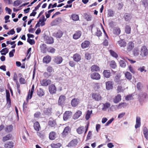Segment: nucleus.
Returning <instances> with one entry per match:
<instances>
[{
    "label": "nucleus",
    "instance_id": "59",
    "mask_svg": "<svg viewBox=\"0 0 148 148\" xmlns=\"http://www.w3.org/2000/svg\"><path fill=\"white\" fill-rule=\"evenodd\" d=\"M69 65L72 67H75V66L76 65L75 63L72 60L70 61L69 62Z\"/></svg>",
    "mask_w": 148,
    "mask_h": 148
},
{
    "label": "nucleus",
    "instance_id": "58",
    "mask_svg": "<svg viewBox=\"0 0 148 148\" xmlns=\"http://www.w3.org/2000/svg\"><path fill=\"white\" fill-rule=\"evenodd\" d=\"M102 33L100 29H97V31L95 33V35L98 37H100L101 36Z\"/></svg>",
    "mask_w": 148,
    "mask_h": 148
},
{
    "label": "nucleus",
    "instance_id": "30",
    "mask_svg": "<svg viewBox=\"0 0 148 148\" xmlns=\"http://www.w3.org/2000/svg\"><path fill=\"white\" fill-rule=\"evenodd\" d=\"M54 36L57 38H60L63 34V32L60 30L58 31L56 33L53 34Z\"/></svg>",
    "mask_w": 148,
    "mask_h": 148
},
{
    "label": "nucleus",
    "instance_id": "6",
    "mask_svg": "<svg viewBox=\"0 0 148 148\" xmlns=\"http://www.w3.org/2000/svg\"><path fill=\"white\" fill-rule=\"evenodd\" d=\"M63 60V58L61 57L58 56H54L53 60L54 63L57 64H59L62 62Z\"/></svg>",
    "mask_w": 148,
    "mask_h": 148
},
{
    "label": "nucleus",
    "instance_id": "60",
    "mask_svg": "<svg viewBox=\"0 0 148 148\" xmlns=\"http://www.w3.org/2000/svg\"><path fill=\"white\" fill-rule=\"evenodd\" d=\"M125 99L126 100L129 101L133 99L132 95H127L125 97Z\"/></svg>",
    "mask_w": 148,
    "mask_h": 148
},
{
    "label": "nucleus",
    "instance_id": "23",
    "mask_svg": "<svg viewBox=\"0 0 148 148\" xmlns=\"http://www.w3.org/2000/svg\"><path fill=\"white\" fill-rule=\"evenodd\" d=\"M46 43L48 44H52L54 42V39L51 36H47L45 38Z\"/></svg>",
    "mask_w": 148,
    "mask_h": 148
},
{
    "label": "nucleus",
    "instance_id": "20",
    "mask_svg": "<svg viewBox=\"0 0 148 148\" xmlns=\"http://www.w3.org/2000/svg\"><path fill=\"white\" fill-rule=\"evenodd\" d=\"M52 108L51 106L45 109L44 111L45 115L48 116L50 115L52 113Z\"/></svg>",
    "mask_w": 148,
    "mask_h": 148
},
{
    "label": "nucleus",
    "instance_id": "51",
    "mask_svg": "<svg viewBox=\"0 0 148 148\" xmlns=\"http://www.w3.org/2000/svg\"><path fill=\"white\" fill-rule=\"evenodd\" d=\"M127 106V104L126 103H119L117 106L118 108H125Z\"/></svg>",
    "mask_w": 148,
    "mask_h": 148
},
{
    "label": "nucleus",
    "instance_id": "28",
    "mask_svg": "<svg viewBox=\"0 0 148 148\" xmlns=\"http://www.w3.org/2000/svg\"><path fill=\"white\" fill-rule=\"evenodd\" d=\"M121 97L120 94H118L113 99V102L114 103H117L120 101L121 100Z\"/></svg>",
    "mask_w": 148,
    "mask_h": 148
},
{
    "label": "nucleus",
    "instance_id": "16",
    "mask_svg": "<svg viewBox=\"0 0 148 148\" xmlns=\"http://www.w3.org/2000/svg\"><path fill=\"white\" fill-rule=\"evenodd\" d=\"M51 60V57L49 55H47L44 56L42 60L43 62L44 63L48 64L50 63Z\"/></svg>",
    "mask_w": 148,
    "mask_h": 148
},
{
    "label": "nucleus",
    "instance_id": "46",
    "mask_svg": "<svg viewBox=\"0 0 148 148\" xmlns=\"http://www.w3.org/2000/svg\"><path fill=\"white\" fill-rule=\"evenodd\" d=\"M109 51L111 54V55L113 57H114L115 58H117L118 57V56L117 54L114 51L112 50H110Z\"/></svg>",
    "mask_w": 148,
    "mask_h": 148
},
{
    "label": "nucleus",
    "instance_id": "32",
    "mask_svg": "<svg viewBox=\"0 0 148 148\" xmlns=\"http://www.w3.org/2000/svg\"><path fill=\"white\" fill-rule=\"evenodd\" d=\"M71 129L69 126H67L65 128L62 133L63 135H66L68 134V132L70 131Z\"/></svg>",
    "mask_w": 148,
    "mask_h": 148
},
{
    "label": "nucleus",
    "instance_id": "7",
    "mask_svg": "<svg viewBox=\"0 0 148 148\" xmlns=\"http://www.w3.org/2000/svg\"><path fill=\"white\" fill-rule=\"evenodd\" d=\"M92 99L98 101L101 99V97L99 93H93L92 95Z\"/></svg>",
    "mask_w": 148,
    "mask_h": 148
},
{
    "label": "nucleus",
    "instance_id": "11",
    "mask_svg": "<svg viewBox=\"0 0 148 148\" xmlns=\"http://www.w3.org/2000/svg\"><path fill=\"white\" fill-rule=\"evenodd\" d=\"M48 125L51 127H55L57 125L56 120L50 118L48 122Z\"/></svg>",
    "mask_w": 148,
    "mask_h": 148
},
{
    "label": "nucleus",
    "instance_id": "47",
    "mask_svg": "<svg viewBox=\"0 0 148 148\" xmlns=\"http://www.w3.org/2000/svg\"><path fill=\"white\" fill-rule=\"evenodd\" d=\"M110 66L111 68L113 69H115L117 66L116 63L114 60H112L110 62Z\"/></svg>",
    "mask_w": 148,
    "mask_h": 148
},
{
    "label": "nucleus",
    "instance_id": "54",
    "mask_svg": "<svg viewBox=\"0 0 148 148\" xmlns=\"http://www.w3.org/2000/svg\"><path fill=\"white\" fill-rule=\"evenodd\" d=\"M85 58L87 60H90L91 58V54L88 52H87L85 54Z\"/></svg>",
    "mask_w": 148,
    "mask_h": 148
},
{
    "label": "nucleus",
    "instance_id": "17",
    "mask_svg": "<svg viewBox=\"0 0 148 148\" xmlns=\"http://www.w3.org/2000/svg\"><path fill=\"white\" fill-rule=\"evenodd\" d=\"M79 99L77 98H74L71 101V104L72 107H75L79 103Z\"/></svg>",
    "mask_w": 148,
    "mask_h": 148
},
{
    "label": "nucleus",
    "instance_id": "63",
    "mask_svg": "<svg viewBox=\"0 0 148 148\" xmlns=\"http://www.w3.org/2000/svg\"><path fill=\"white\" fill-rule=\"evenodd\" d=\"M57 3H55L53 5H52L51 3H50L48 7V9H49L51 8H53L56 7L57 6Z\"/></svg>",
    "mask_w": 148,
    "mask_h": 148
},
{
    "label": "nucleus",
    "instance_id": "24",
    "mask_svg": "<svg viewBox=\"0 0 148 148\" xmlns=\"http://www.w3.org/2000/svg\"><path fill=\"white\" fill-rule=\"evenodd\" d=\"M56 133L54 132H51L49 135V139L51 140H54L56 138Z\"/></svg>",
    "mask_w": 148,
    "mask_h": 148
},
{
    "label": "nucleus",
    "instance_id": "56",
    "mask_svg": "<svg viewBox=\"0 0 148 148\" xmlns=\"http://www.w3.org/2000/svg\"><path fill=\"white\" fill-rule=\"evenodd\" d=\"M119 63L120 66L121 67L124 68L125 67L126 64L124 61L122 60H121L120 61Z\"/></svg>",
    "mask_w": 148,
    "mask_h": 148
},
{
    "label": "nucleus",
    "instance_id": "40",
    "mask_svg": "<svg viewBox=\"0 0 148 148\" xmlns=\"http://www.w3.org/2000/svg\"><path fill=\"white\" fill-rule=\"evenodd\" d=\"M113 32L114 34L116 35H118L120 33L121 30L119 27H116L114 29Z\"/></svg>",
    "mask_w": 148,
    "mask_h": 148
},
{
    "label": "nucleus",
    "instance_id": "10",
    "mask_svg": "<svg viewBox=\"0 0 148 148\" xmlns=\"http://www.w3.org/2000/svg\"><path fill=\"white\" fill-rule=\"evenodd\" d=\"M72 112L71 111H66L64 114L63 116V119L64 121H66L72 115Z\"/></svg>",
    "mask_w": 148,
    "mask_h": 148
},
{
    "label": "nucleus",
    "instance_id": "2",
    "mask_svg": "<svg viewBox=\"0 0 148 148\" xmlns=\"http://www.w3.org/2000/svg\"><path fill=\"white\" fill-rule=\"evenodd\" d=\"M51 81L49 79H44L40 81V83L41 85L42 86H47L51 83Z\"/></svg>",
    "mask_w": 148,
    "mask_h": 148
},
{
    "label": "nucleus",
    "instance_id": "55",
    "mask_svg": "<svg viewBox=\"0 0 148 148\" xmlns=\"http://www.w3.org/2000/svg\"><path fill=\"white\" fill-rule=\"evenodd\" d=\"M47 71L49 73H51L54 72V69L53 67L51 66H48L47 69Z\"/></svg>",
    "mask_w": 148,
    "mask_h": 148
},
{
    "label": "nucleus",
    "instance_id": "52",
    "mask_svg": "<svg viewBox=\"0 0 148 148\" xmlns=\"http://www.w3.org/2000/svg\"><path fill=\"white\" fill-rule=\"evenodd\" d=\"M72 19L74 21H77L79 19V17L78 15L73 14L71 16Z\"/></svg>",
    "mask_w": 148,
    "mask_h": 148
},
{
    "label": "nucleus",
    "instance_id": "3",
    "mask_svg": "<svg viewBox=\"0 0 148 148\" xmlns=\"http://www.w3.org/2000/svg\"><path fill=\"white\" fill-rule=\"evenodd\" d=\"M48 90L49 93L52 95L55 94L57 91V88L54 84H51L49 86Z\"/></svg>",
    "mask_w": 148,
    "mask_h": 148
},
{
    "label": "nucleus",
    "instance_id": "5",
    "mask_svg": "<svg viewBox=\"0 0 148 148\" xmlns=\"http://www.w3.org/2000/svg\"><path fill=\"white\" fill-rule=\"evenodd\" d=\"M134 47V44L132 41H130L127 44L126 52L127 53L131 51Z\"/></svg>",
    "mask_w": 148,
    "mask_h": 148
},
{
    "label": "nucleus",
    "instance_id": "13",
    "mask_svg": "<svg viewBox=\"0 0 148 148\" xmlns=\"http://www.w3.org/2000/svg\"><path fill=\"white\" fill-rule=\"evenodd\" d=\"M90 42L89 41L86 40L83 42L81 45V47L83 49H85L89 47Z\"/></svg>",
    "mask_w": 148,
    "mask_h": 148
},
{
    "label": "nucleus",
    "instance_id": "36",
    "mask_svg": "<svg viewBox=\"0 0 148 148\" xmlns=\"http://www.w3.org/2000/svg\"><path fill=\"white\" fill-rule=\"evenodd\" d=\"M12 137V135L11 134H7L3 138L2 140L3 142H5L11 138Z\"/></svg>",
    "mask_w": 148,
    "mask_h": 148
},
{
    "label": "nucleus",
    "instance_id": "22",
    "mask_svg": "<svg viewBox=\"0 0 148 148\" xmlns=\"http://www.w3.org/2000/svg\"><path fill=\"white\" fill-rule=\"evenodd\" d=\"M141 119L140 117L137 116L136 120V123L135 126L136 129L140 127L141 125Z\"/></svg>",
    "mask_w": 148,
    "mask_h": 148
},
{
    "label": "nucleus",
    "instance_id": "18",
    "mask_svg": "<svg viewBox=\"0 0 148 148\" xmlns=\"http://www.w3.org/2000/svg\"><path fill=\"white\" fill-rule=\"evenodd\" d=\"M121 76L119 75H116L114 77V81L118 84H121L124 80L123 79H120Z\"/></svg>",
    "mask_w": 148,
    "mask_h": 148
},
{
    "label": "nucleus",
    "instance_id": "44",
    "mask_svg": "<svg viewBox=\"0 0 148 148\" xmlns=\"http://www.w3.org/2000/svg\"><path fill=\"white\" fill-rule=\"evenodd\" d=\"M85 19L87 21H90L91 20L92 16L91 15H88L86 13L84 14Z\"/></svg>",
    "mask_w": 148,
    "mask_h": 148
},
{
    "label": "nucleus",
    "instance_id": "31",
    "mask_svg": "<svg viewBox=\"0 0 148 148\" xmlns=\"http://www.w3.org/2000/svg\"><path fill=\"white\" fill-rule=\"evenodd\" d=\"M77 143V140L75 139L71 140L68 145L69 147H73L76 145Z\"/></svg>",
    "mask_w": 148,
    "mask_h": 148
},
{
    "label": "nucleus",
    "instance_id": "53",
    "mask_svg": "<svg viewBox=\"0 0 148 148\" xmlns=\"http://www.w3.org/2000/svg\"><path fill=\"white\" fill-rule=\"evenodd\" d=\"M47 50L48 52L52 53H54L56 51V49L52 47H49Z\"/></svg>",
    "mask_w": 148,
    "mask_h": 148
},
{
    "label": "nucleus",
    "instance_id": "45",
    "mask_svg": "<svg viewBox=\"0 0 148 148\" xmlns=\"http://www.w3.org/2000/svg\"><path fill=\"white\" fill-rule=\"evenodd\" d=\"M147 96V94L145 93H141L139 95V98L140 100L146 98Z\"/></svg>",
    "mask_w": 148,
    "mask_h": 148
},
{
    "label": "nucleus",
    "instance_id": "37",
    "mask_svg": "<svg viewBox=\"0 0 148 148\" xmlns=\"http://www.w3.org/2000/svg\"><path fill=\"white\" fill-rule=\"evenodd\" d=\"M124 18L126 21H129L131 19V17L130 14L126 13L124 15Z\"/></svg>",
    "mask_w": 148,
    "mask_h": 148
},
{
    "label": "nucleus",
    "instance_id": "33",
    "mask_svg": "<svg viewBox=\"0 0 148 148\" xmlns=\"http://www.w3.org/2000/svg\"><path fill=\"white\" fill-rule=\"evenodd\" d=\"M13 146V143L12 141L8 142L5 145V147L6 148H11Z\"/></svg>",
    "mask_w": 148,
    "mask_h": 148
},
{
    "label": "nucleus",
    "instance_id": "15",
    "mask_svg": "<svg viewBox=\"0 0 148 148\" xmlns=\"http://www.w3.org/2000/svg\"><path fill=\"white\" fill-rule=\"evenodd\" d=\"M62 21V20L61 18L60 17H58L56 18L51 22V25L52 26L57 25L58 24L61 23Z\"/></svg>",
    "mask_w": 148,
    "mask_h": 148
},
{
    "label": "nucleus",
    "instance_id": "61",
    "mask_svg": "<svg viewBox=\"0 0 148 148\" xmlns=\"http://www.w3.org/2000/svg\"><path fill=\"white\" fill-rule=\"evenodd\" d=\"M133 53L134 56H138L139 54L138 50L136 49H134L133 51Z\"/></svg>",
    "mask_w": 148,
    "mask_h": 148
},
{
    "label": "nucleus",
    "instance_id": "35",
    "mask_svg": "<svg viewBox=\"0 0 148 148\" xmlns=\"http://www.w3.org/2000/svg\"><path fill=\"white\" fill-rule=\"evenodd\" d=\"M82 114V112L80 110H77L74 114V117L75 119H77L79 118Z\"/></svg>",
    "mask_w": 148,
    "mask_h": 148
},
{
    "label": "nucleus",
    "instance_id": "34",
    "mask_svg": "<svg viewBox=\"0 0 148 148\" xmlns=\"http://www.w3.org/2000/svg\"><path fill=\"white\" fill-rule=\"evenodd\" d=\"M13 128V126L11 125L7 126L5 128V131L8 133L12 131Z\"/></svg>",
    "mask_w": 148,
    "mask_h": 148
},
{
    "label": "nucleus",
    "instance_id": "57",
    "mask_svg": "<svg viewBox=\"0 0 148 148\" xmlns=\"http://www.w3.org/2000/svg\"><path fill=\"white\" fill-rule=\"evenodd\" d=\"M114 11L111 10H108V16L109 17H112L114 16Z\"/></svg>",
    "mask_w": 148,
    "mask_h": 148
},
{
    "label": "nucleus",
    "instance_id": "19",
    "mask_svg": "<svg viewBox=\"0 0 148 148\" xmlns=\"http://www.w3.org/2000/svg\"><path fill=\"white\" fill-rule=\"evenodd\" d=\"M73 60L77 62L80 61L81 59V56L77 53H75L73 55Z\"/></svg>",
    "mask_w": 148,
    "mask_h": 148
},
{
    "label": "nucleus",
    "instance_id": "38",
    "mask_svg": "<svg viewBox=\"0 0 148 148\" xmlns=\"http://www.w3.org/2000/svg\"><path fill=\"white\" fill-rule=\"evenodd\" d=\"M9 51L8 49L7 48H5L3 49L0 51L1 54L2 55H5L8 53Z\"/></svg>",
    "mask_w": 148,
    "mask_h": 148
},
{
    "label": "nucleus",
    "instance_id": "43",
    "mask_svg": "<svg viewBox=\"0 0 148 148\" xmlns=\"http://www.w3.org/2000/svg\"><path fill=\"white\" fill-rule=\"evenodd\" d=\"M92 113V110L90 111L88 110L86 114V115L85 118L86 120H88L90 118L91 114Z\"/></svg>",
    "mask_w": 148,
    "mask_h": 148
},
{
    "label": "nucleus",
    "instance_id": "25",
    "mask_svg": "<svg viewBox=\"0 0 148 148\" xmlns=\"http://www.w3.org/2000/svg\"><path fill=\"white\" fill-rule=\"evenodd\" d=\"M91 71L92 72H98L99 71H100V68L97 65H93L90 68Z\"/></svg>",
    "mask_w": 148,
    "mask_h": 148
},
{
    "label": "nucleus",
    "instance_id": "26",
    "mask_svg": "<svg viewBox=\"0 0 148 148\" xmlns=\"http://www.w3.org/2000/svg\"><path fill=\"white\" fill-rule=\"evenodd\" d=\"M84 127L83 126H80L76 129L77 132L79 134H81L83 133L84 132Z\"/></svg>",
    "mask_w": 148,
    "mask_h": 148
},
{
    "label": "nucleus",
    "instance_id": "64",
    "mask_svg": "<svg viewBox=\"0 0 148 148\" xmlns=\"http://www.w3.org/2000/svg\"><path fill=\"white\" fill-rule=\"evenodd\" d=\"M13 80L16 82H18V77L16 73H14V74L13 77Z\"/></svg>",
    "mask_w": 148,
    "mask_h": 148
},
{
    "label": "nucleus",
    "instance_id": "21",
    "mask_svg": "<svg viewBox=\"0 0 148 148\" xmlns=\"http://www.w3.org/2000/svg\"><path fill=\"white\" fill-rule=\"evenodd\" d=\"M103 74V76L107 78H110L111 76V73L109 70H104Z\"/></svg>",
    "mask_w": 148,
    "mask_h": 148
},
{
    "label": "nucleus",
    "instance_id": "48",
    "mask_svg": "<svg viewBox=\"0 0 148 148\" xmlns=\"http://www.w3.org/2000/svg\"><path fill=\"white\" fill-rule=\"evenodd\" d=\"M37 95L40 97H41L44 95V92L42 89L40 88L37 91Z\"/></svg>",
    "mask_w": 148,
    "mask_h": 148
},
{
    "label": "nucleus",
    "instance_id": "62",
    "mask_svg": "<svg viewBox=\"0 0 148 148\" xmlns=\"http://www.w3.org/2000/svg\"><path fill=\"white\" fill-rule=\"evenodd\" d=\"M27 42L32 45H33L35 43V40L34 39H31L30 38H28L27 40Z\"/></svg>",
    "mask_w": 148,
    "mask_h": 148
},
{
    "label": "nucleus",
    "instance_id": "14",
    "mask_svg": "<svg viewBox=\"0 0 148 148\" xmlns=\"http://www.w3.org/2000/svg\"><path fill=\"white\" fill-rule=\"evenodd\" d=\"M113 83L112 81H109L106 83V88L107 90H110L113 88Z\"/></svg>",
    "mask_w": 148,
    "mask_h": 148
},
{
    "label": "nucleus",
    "instance_id": "27",
    "mask_svg": "<svg viewBox=\"0 0 148 148\" xmlns=\"http://www.w3.org/2000/svg\"><path fill=\"white\" fill-rule=\"evenodd\" d=\"M117 43L121 47H124L127 45L126 42L123 40H121L118 41Z\"/></svg>",
    "mask_w": 148,
    "mask_h": 148
},
{
    "label": "nucleus",
    "instance_id": "49",
    "mask_svg": "<svg viewBox=\"0 0 148 148\" xmlns=\"http://www.w3.org/2000/svg\"><path fill=\"white\" fill-rule=\"evenodd\" d=\"M126 77L129 80H131L132 78V75L131 73L129 72H126L125 73Z\"/></svg>",
    "mask_w": 148,
    "mask_h": 148
},
{
    "label": "nucleus",
    "instance_id": "8",
    "mask_svg": "<svg viewBox=\"0 0 148 148\" xmlns=\"http://www.w3.org/2000/svg\"><path fill=\"white\" fill-rule=\"evenodd\" d=\"M65 100V96L64 95H61L58 99V104L60 106H62L63 105Z\"/></svg>",
    "mask_w": 148,
    "mask_h": 148
},
{
    "label": "nucleus",
    "instance_id": "12",
    "mask_svg": "<svg viewBox=\"0 0 148 148\" xmlns=\"http://www.w3.org/2000/svg\"><path fill=\"white\" fill-rule=\"evenodd\" d=\"M90 77L93 79L99 80L101 78V76L99 73L95 72L91 74Z\"/></svg>",
    "mask_w": 148,
    "mask_h": 148
},
{
    "label": "nucleus",
    "instance_id": "42",
    "mask_svg": "<svg viewBox=\"0 0 148 148\" xmlns=\"http://www.w3.org/2000/svg\"><path fill=\"white\" fill-rule=\"evenodd\" d=\"M110 106V103H106L103 104V107L102 110H106Z\"/></svg>",
    "mask_w": 148,
    "mask_h": 148
},
{
    "label": "nucleus",
    "instance_id": "29",
    "mask_svg": "<svg viewBox=\"0 0 148 148\" xmlns=\"http://www.w3.org/2000/svg\"><path fill=\"white\" fill-rule=\"evenodd\" d=\"M33 126L34 129L37 131H38L40 128V125L38 121H36L34 123Z\"/></svg>",
    "mask_w": 148,
    "mask_h": 148
},
{
    "label": "nucleus",
    "instance_id": "50",
    "mask_svg": "<svg viewBox=\"0 0 148 148\" xmlns=\"http://www.w3.org/2000/svg\"><path fill=\"white\" fill-rule=\"evenodd\" d=\"M61 146V144L59 143L56 144L52 143L51 144V147L53 148H58Z\"/></svg>",
    "mask_w": 148,
    "mask_h": 148
},
{
    "label": "nucleus",
    "instance_id": "41",
    "mask_svg": "<svg viewBox=\"0 0 148 148\" xmlns=\"http://www.w3.org/2000/svg\"><path fill=\"white\" fill-rule=\"evenodd\" d=\"M41 50L42 52L45 53L46 52L47 47L45 44H43L40 46Z\"/></svg>",
    "mask_w": 148,
    "mask_h": 148
},
{
    "label": "nucleus",
    "instance_id": "9",
    "mask_svg": "<svg viewBox=\"0 0 148 148\" xmlns=\"http://www.w3.org/2000/svg\"><path fill=\"white\" fill-rule=\"evenodd\" d=\"M82 34V33L81 31H77L73 35V38L75 40L78 39L80 38Z\"/></svg>",
    "mask_w": 148,
    "mask_h": 148
},
{
    "label": "nucleus",
    "instance_id": "4",
    "mask_svg": "<svg viewBox=\"0 0 148 148\" xmlns=\"http://www.w3.org/2000/svg\"><path fill=\"white\" fill-rule=\"evenodd\" d=\"M148 54V51L147 47L145 46H143L140 50V56L143 57L146 56Z\"/></svg>",
    "mask_w": 148,
    "mask_h": 148
},
{
    "label": "nucleus",
    "instance_id": "1",
    "mask_svg": "<svg viewBox=\"0 0 148 148\" xmlns=\"http://www.w3.org/2000/svg\"><path fill=\"white\" fill-rule=\"evenodd\" d=\"M34 91V85H33L32 86L31 90H29V93L27 96L26 98V100L27 102L24 101L23 104V110H26L27 108V104L29 99H30L32 97V95L33 92Z\"/></svg>",
    "mask_w": 148,
    "mask_h": 148
},
{
    "label": "nucleus",
    "instance_id": "39",
    "mask_svg": "<svg viewBox=\"0 0 148 148\" xmlns=\"http://www.w3.org/2000/svg\"><path fill=\"white\" fill-rule=\"evenodd\" d=\"M131 31V28L130 25H126L125 27V32L127 34H129L130 33Z\"/></svg>",
    "mask_w": 148,
    "mask_h": 148
}]
</instances>
